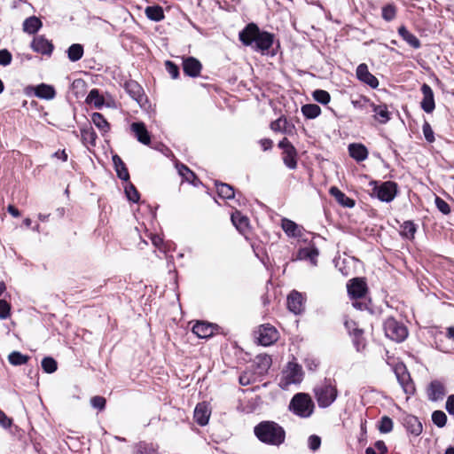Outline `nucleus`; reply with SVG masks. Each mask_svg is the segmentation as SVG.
Instances as JSON below:
<instances>
[{
  "label": "nucleus",
  "mask_w": 454,
  "mask_h": 454,
  "mask_svg": "<svg viewBox=\"0 0 454 454\" xmlns=\"http://www.w3.org/2000/svg\"><path fill=\"white\" fill-rule=\"evenodd\" d=\"M393 429V420L387 417L384 416L381 418L379 423V430L380 433L387 434L391 432Z\"/></svg>",
  "instance_id": "obj_50"
},
{
  "label": "nucleus",
  "mask_w": 454,
  "mask_h": 454,
  "mask_svg": "<svg viewBox=\"0 0 454 454\" xmlns=\"http://www.w3.org/2000/svg\"><path fill=\"white\" fill-rule=\"evenodd\" d=\"M421 92L423 95V98L420 102V106L423 109V111H425L427 114H431L435 108L433 90L428 84L424 83L421 86Z\"/></svg>",
  "instance_id": "obj_11"
},
{
  "label": "nucleus",
  "mask_w": 454,
  "mask_h": 454,
  "mask_svg": "<svg viewBox=\"0 0 454 454\" xmlns=\"http://www.w3.org/2000/svg\"><path fill=\"white\" fill-rule=\"evenodd\" d=\"M31 48L35 52L51 55L53 51V44L43 36L39 35L33 39Z\"/></svg>",
  "instance_id": "obj_15"
},
{
  "label": "nucleus",
  "mask_w": 454,
  "mask_h": 454,
  "mask_svg": "<svg viewBox=\"0 0 454 454\" xmlns=\"http://www.w3.org/2000/svg\"><path fill=\"white\" fill-rule=\"evenodd\" d=\"M321 438L316 434H312L308 439V446L312 451H316L320 448Z\"/></svg>",
  "instance_id": "obj_57"
},
{
  "label": "nucleus",
  "mask_w": 454,
  "mask_h": 454,
  "mask_svg": "<svg viewBox=\"0 0 454 454\" xmlns=\"http://www.w3.org/2000/svg\"><path fill=\"white\" fill-rule=\"evenodd\" d=\"M281 227L288 237L300 238L302 235V227L287 218L282 219Z\"/></svg>",
  "instance_id": "obj_23"
},
{
  "label": "nucleus",
  "mask_w": 454,
  "mask_h": 454,
  "mask_svg": "<svg viewBox=\"0 0 454 454\" xmlns=\"http://www.w3.org/2000/svg\"><path fill=\"white\" fill-rule=\"evenodd\" d=\"M304 372L302 367L296 362L291 361L282 371L278 386L287 390L291 385L300 384L303 380Z\"/></svg>",
  "instance_id": "obj_6"
},
{
  "label": "nucleus",
  "mask_w": 454,
  "mask_h": 454,
  "mask_svg": "<svg viewBox=\"0 0 454 454\" xmlns=\"http://www.w3.org/2000/svg\"><path fill=\"white\" fill-rule=\"evenodd\" d=\"M215 326L213 324L207 322H197L192 326V333L199 338L206 339L214 334Z\"/></svg>",
  "instance_id": "obj_22"
},
{
  "label": "nucleus",
  "mask_w": 454,
  "mask_h": 454,
  "mask_svg": "<svg viewBox=\"0 0 454 454\" xmlns=\"http://www.w3.org/2000/svg\"><path fill=\"white\" fill-rule=\"evenodd\" d=\"M356 77L361 82L369 85L371 88H377L379 85L378 79L369 72L366 64L362 63L356 67Z\"/></svg>",
  "instance_id": "obj_13"
},
{
  "label": "nucleus",
  "mask_w": 454,
  "mask_h": 454,
  "mask_svg": "<svg viewBox=\"0 0 454 454\" xmlns=\"http://www.w3.org/2000/svg\"><path fill=\"white\" fill-rule=\"evenodd\" d=\"M29 357L19 351H13L8 356V361L14 366L22 365L27 363Z\"/></svg>",
  "instance_id": "obj_42"
},
{
  "label": "nucleus",
  "mask_w": 454,
  "mask_h": 454,
  "mask_svg": "<svg viewBox=\"0 0 454 454\" xmlns=\"http://www.w3.org/2000/svg\"><path fill=\"white\" fill-rule=\"evenodd\" d=\"M314 403L308 394L298 393L292 398L289 409L301 418H309L314 411Z\"/></svg>",
  "instance_id": "obj_7"
},
{
  "label": "nucleus",
  "mask_w": 454,
  "mask_h": 454,
  "mask_svg": "<svg viewBox=\"0 0 454 454\" xmlns=\"http://www.w3.org/2000/svg\"><path fill=\"white\" fill-rule=\"evenodd\" d=\"M348 294L354 308L359 310L369 309L370 300L367 298V285L363 278H355L347 284Z\"/></svg>",
  "instance_id": "obj_3"
},
{
  "label": "nucleus",
  "mask_w": 454,
  "mask_h": 454,
  "mask_svg": "<svg viewBox=\"0 0 454 454\" xmlns=\"http://www.w3.org/2000/svg\"><path fill=\"white\" fill-rule=\"evenodd\" d=\"M0 425L4 427L8 428L12 426V419H9L4 411L0 410Z\"/></svg>",
  "instance_id": "obj_63"
},
{
  "label": "nucleus",
  "mask_w": 454,
  "mask_h": 454,
  "mask_svg": "<svg viewBox=\"0 0 454 454\" xmlns=\"http://www.w3.org/2000/svg\"><path fill=\"white\" fill-rule=\"evenodd\" d=\"M287 307L294 314H300L304 309L302 294L293 291L287 297Z\"/></svg>",
  "instance_id": "obj_18"
},
{
  "label": "nucleus",
  "mask_w": 454,
  "mask_h": 454,
  "mask_svg": "<svg viewBox=\"0 0 454 454\" xmlns=\"http://www.w3.org/2000/svg\"><path fill=\"white\" fill-rule=\"evenodd\" d=\"M27 90H34L35 96L46 100L53 99L56 96L55 89L45 83H41L35 87H28Z\"/></svg>",
  "instance_id": "obj_19"
},
{
  "label": "nucleus",
  "mask_w": 454,
  "mask_h": 454,
  "mask_svg": "<svg viewBox=\"0 0 454 454\" xmlns=\"http://www.w3.org/2000/svg\"><path fill=\"white\" fill-rule=\"evenodd\" d=\"M271 357L268 355H259L255 357L254 364L259 375L264 374L271 365Z\"/></svg>",
  "instance_id": "obj_33"
},
{
  "label": "nucleus",
  "mask_w": 454,
  "mask_h": 454,
  "mask_svg": "<svg viewBox=\"0 0 454 454\" xmlns=\"http://www.w3.org/2000/svg\"><path fill=\"white\" fill-rule=\"evenodd\" d=\"M445 409L449 412V414L454 416V395H450L448 396Z\"/></svg>",
  "instance_id": "obj_62"
},
{
  "label": "nucleus",
  "mask_w": 454,
  "mask_h": 454,
  "mask_svg": "<svg viewBox=\"0 0 454 454\" xmlns=\"http://www.w3.org/2000/svg\"><path fill=\"white\" fill-rule=\"evenodd\" d=\"M312 96L317 102L322 105H327L331 100L330 94L324 90H316L315 91H313Z\"/></svg>",
  "instance_id": "obj_45"
},
{
  "label": "nucleus",
  "mask_w": 454,
  "mask_h": 454,
  "mask_svg": "<svg viewBox=\"0 0 454 454\" xmlns=\"http://www.w3.org/2000/svg\"><path fill=\"white\" fill-rule=\"evenodd\" d=\"M283 161L285 165L290 168L294 169L297 167V151L294 146H289L283 152Z\"/></svg>",
  "instance_id": "obj_30"
},
{
  "label": "nucleus",
  "mask_w": 454,
  "mask_h": 454,
  "mask_svg": "<svg viewBox=\"0 0 454 454\" xmlns=\"http://www.w3.org/2000/svg\"><path fill=\"white\" fill-rule=\"evenodd\" d=\"M145 13L149 20L153 21H160L165 17L163 9L160 5L147 6Z\"/></svg>",
  "instance_id": "obj_37"
},
{
  "label": "nucleus",
  "mask_w": 454,
  "mask_h": 454,
  "mask_svg": "<svg viewBox=\"0 0 454 454\" xmlns=\"http://www.w3.org/2000/svg\"><path fill=\"white\" fill-rule=\"evenodd\" d=\"M239 40L247 46H252L255 51L264 53L273 44L274 35L266 31H261L254 23L248 24L239 32Z\"/></svg>",
  "instance_id": "obj_1"
},
{
  "label": "nucleus",
  "mask_w": 454,
  "mask_h": 454,
  "mask_svg": "<svg viewBox=\"0 0 454 454\" xmlns=\"http://www.w3.org/2000/svg\"><path fill=\"white\" fill-rule=\"evenodd\" d=\"M383 327L386 336L394 341L402 342L408 336L407 328L393 317L387 318Z\"/></svg>",
  "instance_id": "obj_8"
},
{
  "label": "nucleus",
  "mask_w": 454,
  "mask_h": 454,
  "mask_svg": "<svg viewBox=\"0 0 454 454\" xmlns=\"http://www.w3.org/2000/svg\"><path fill=\"white\" fill-rule=\"evenodd\" d=\"M416 232V226L411 221H406L402 225V235L407 239H412Z\"/></svg>",
  "instance_id": "obj_48"
},
{
  "label": "nucleus",
  "mask_w": 454,
  "mask_h": 454,
  "mask_svg": "<svg viewBox=\"0 0 454 454\" xmlns=\"http://www.w3.org/2000/svg\"><path fill=\"white\" fill-rule=\"evenodd\" d=\"M427 394L428 399L432 402L442 400L446 395L445 386L442 381L434 380L428 385Z\"/></svg>",
  "instance_id": "obj_12"
},
{
  "label": "nucleus",
  "mask_w": 454,
  "mask_h": 454,
  "mask_svg": "<svg viewBox=\"0 0 454 454\" xmlns=\"http://www.w3.org/2000/svg\"><path fill=\"white\" fill-rule=\"evenodd\" d=\"M91 121L101 132L102 135L106 134L110 130V124L105 117L99 113H93L91 114Z\"/></svg>",
  "instance_id": "obj_34"
},
{
  "label": "nucleus",
  "mask_w": 454,
  "mask_h": 454,
  "mask_svg": "<svg viewBox=\"0 0 454 454\" xmlns=\"http://www.w3.org/2000/svg\"><path fill=\"white\" fill-rule=\"evenodd\" d=\"M42 368L46 373H53L58 369L57 362L52 357H44L42 360Z\"/></svg>",
  "instance_id": "obj_44"
},
{
  "label": "nucleus",
  "mask_w": 454,
  "mask_h": 454,
  "mask_svg": "<svg viewBox=\"0 0 454 454\" xmlns=\"http://www.w3.org/2000/svg\"><path fill=\"white\" fill-rule=\"evenodd\" d=\"M202 66L201 63L193 57L186 58L183 61V69L186 75L197 77L200 74Z\"/></svg>",
  "instance_id": "obj_17"
},
{
  "label": "nucleus",
  "mask_w": 454,
  "mask_h": 454,
  "mask_svg": "<svg viewBox=\"0 0 454 454\" xmlns=\"http://www.w3.org/2000/svg\"><path fill=\"white\" fill-rule=\"evenodd\" d=\"M87 101L93 104L97 108H100L104 104V98L99 95L98 90L93 89L90 91Z\"/></svg>",
  "instance_id": "obj_43"
},
{
  "label": "nucleus",
  "mask_w": 454,
  "mask_h": 454,
  "mask_svg": "<svg viewBox=\"0 0 454 454\" xmlns=\"http://www.w3.org/2000/svg\"><path fill=\"white\" fill-rule=\"evenodd\" d=\"M41 27H42L41 20L35 16L26 19L23 23V29L25 32H27L28 34L36 33Z\"/></svg>",
  "instance_id": "obj_38"
},
{
  "label": "nucleus",
  "mask_w": 454,
  "mask_h": 454,
  "mask_svg": "<svg viewBox=\"0 0 454 454\" xmlns=\"http://www.w3.org/2000/svg\"><path fill=\"white\" fill-rule=\"evenodd\" d=\"M348 153L350 157L358 162L365 160L369 154L367 148L359 143L350 144L348 145Z\"/></svg>",
  "instance_id": "obj_24"
},
{
  "label": "nucleus",
  "mask_w": 454,
  "mask_h": 454,
  "mask_svg": "<svg viewBox=\"0 0 454 454\" xmlns=\"http://www.w3.org/2000/svg\"><path fill=\"white\" fill-rule=\"evenodd\" d=\"M83 56V47L82 44L74 43L67 49V57L70 61L80 60Z\"/></svg>",
  "instance_id": "obj_39"
},
{
  "label": "nucleus",
  "mask_w": 454,
  "mask_h": 454,
  "mask_svg": "<svg viewBox=\"0 0 454 454\" xmlns=\"http://www.w3.org/2000/svg\"><path fill=\"white\" fill-rule=\"evenodd\" d=\"M318 249L315 247H309L301 248L298 251L297 259L298 260H308L313 266L317 265V256H318Z\"/></svg>",
  "instance_id": "obj_26"
},
{
  "label": "nucleus",
  "mask_w": 454,
  "mask_h": 454,
  "mask_svg": "<svg viewBox=\"0 0 454 454\" xmlns=\"http://www.w3.org/2000/svg\"><path fill=\"white\" fill-rule=\"evenodd\" d=\"M166 69L168 72V74L171 75L173 79H176L178 77L179 74V68L176 65H175L173 62L168 60L165 63Z\"/></svg>",
  "instance_id": "obj_60"
},
{
  "label": "nucleus",
  "mask_w": 454,
  "mask_h": 454,
  "mask_svg": "<svg viewBox=\"0 0 454 454\" xmlns=\"http://www.w3.org/2000/svg\"><path fill=\"white\" fill-rule=\"evenodd\" d=\"M270 129L275 132L290 135L293 133L294 126L286 118L281 116L270 123Z\"/></svg>",
  "instance_id": "obj_25"
},
{
  "label": "nucleus",
  "mask_w": 454,
  "mask_h": 454,
  "mask_svg": "<svg viewBox=\"0 0 454 454\" xmlns=\"http://www.w3.org/2000/svg\"><path fill=\"white\" fill-rule=\"evenodd\" d=\"M233 225L240 232H245L248 229V218L243 215L239 211L236 210L231 216Z\"/></svg>",
  "instance_id": "obj_29"
},
{
  "label": "nucleus",
  "mask_w": 454,
  "mask_h": 454,
  "mask_svg": "<svg viewBox=\"0 0 454 454\" xmlns=\"http://www.w3.org/2000/svg\"><path fill=\"white\" fill-rule=\"evenodd\" d=\"M194 419L200 426L207 424L210 417V410L206 403H200L194 410Z\"/></svg>",
  "instance_id": "obj_21"
},
{
  "label": "nucleus",
  "mask_w": 454,
  "mask_h": 454,
  "mask_svg": "<svg viewBox=\"0 0 454 454\" xmlns=\"http://www.w3.org/2000/svg\"><path fill=\"white\" fill-rule=\"evenodd\" d=\"M399 35L412 48L419 49L420 42L418 37L411 34L404 26L398 28Z\"/></svg>",
  "instance_id": "obj_32"
},
{
  "label": "nucleus",
  "mask_w": 454,
  "mask_h": 454,
  "mask_svg": "<svg viewBox=\"0 0 454 454\" xmlns=\"http://www.w3.org/2000/svg\"><path fill=\"white\" fill-rule=\"evenodd\" d=\"M372 111L374 113L373 118L380 124H386L391 119V114L387 109V105H376L372 102L370 104Z\"/></svg>",
  "instance_id": "obj_16"
},
{
  "label": "nucleus",
  "mask_w": 454,
  "mask_h": 454,
  "mask_svg": "<svg viewBox=\"0 0 454 454\" xmlns=\"http://www.w3.org/2000/svg\"><path fill=\"white\" fill-rule=\"evenodd\" d=\"M404 427L409 433L414 435H419L422 433V424L415 416H407L404 419Z\"/></svg>",
  "instance_id": "obj_28"
},
{
  "label": "nucleus",
  "mask_w": 454,
  "mask_h": 454,
  "mask_svg": "<svg viewBox=\"0 0 454 454\" xmlns=\"http://www.w3.org/2000/svg\"><path fill=\"white\" fill-rule=\"evenodd\" d=\"M255 381V377L252 372H245L239 376V383L242 386H247Z\"/></svg>",
  "instance_id": "obj_58"
},
{
  "label": "nucleus",
  "mask_w": 454,
  "mask_h": 454,
  "mask_svg": "<svg viewBox=\"0 0 454 454\" xmlns=\"http://www.w3.org/2000/svg\"><path fill=\"white\" fill-rule=\"evenodd\" d=\"M255 333L258 342L262 346H270L278 340V332L270 324L260 325Z\"/></svg>",
  "instance_id": "obj_9"
},
{
  "label": "nucleus",
  "mask_w": 454,
  "mask_h": 454,
  "mask_svg": "<svg viewBox=\"0 0 454 454\" xmlns=\"http://www.w3.org/2000/svg\"><path fill=\"white\" fill-rule=\"evenodd\" d=\"M396 14V9L392 4H387L382 8V18L387 20L390 21L395 19Z\"/></svg>",
  "instance_id": "obj_52"
},
{
  "label": "nucleus",
  "mask_w": 454,
  "mask_h": 454,
  "mask_svg": "<svg viewBox=\"0 0 454 454\" xmlns=\"http://www.w3.org/2000/svg\"><path fill=\"white\" fill-rule=\"evenodd\" d=\"M136 454H157V448L153 444L140 442L137 446Z\"/></svg>",
  "instance_id": "obj_49"
},
{
  "label": "nucleus",
  "mask_w": 454,
  "mask_h": 454,
  "mask_svg": "<svg viewBox=\"0 0 454 454\" xmlns=\"http://www.w3.org/2000/svg\"><path fill=\"white\" fill-rule=\"evenodd\" d=\"M345 327L347 328L349 334L353 336L354 345L356 346V350L359 351L361 347H364L363 340V330L359 329L356 323L352 320H347L345 322Z\"/></svg>",
  "instance_id": "obj_14"
},
{
  "label": "nucleus",
  "mask_w": 454,
  "mask_h": 454,
  "mask_svg": "<svg viewBox=\"0 0 454 454\" xmlns=\"http://www.w3.org/2000/svg\"><path fill=\"white\" fill-rule=\"evenodd\" d=\"M330 194L334 197L339 204L346 207H353L355 206V201L345 195L339 188L333 186L330 188Z\"/></svg>",
  "instance_id": "obj_27"
},
{
  "label": "nucleus",
  "mask_w": 454,
  "mask_h": 454,
  "mask_svg": "<svg viewBox=\"0 0 454 454\" xmlns=\"http://www.w3.org/2000/svg\"><path fill=\"white\" fill-rule=\"evenodd\" d=\"M302 114L308 119H315L321 114V108L316 104H307L301 106Z\"/></svg>",
  "instance_id": "obj_41"
},
{
  "label": "nucleus",
  "mask_w": 454,
  "mask_h": 454,
  "mask_svg": "<svg viewBox=\"0 0 454 454\" xmlns=\"http://www.w3.org/2000/svg\"><path fill=\"white\" fill-rule=\"evenodd\" d=\"M387 447L383 441H377L373 446L365 450V454H385Z\"/></svg>",
  "instance_id": "obj_46"
},
{
  "label": "nucleus",
  "mask_w": 454,
  "mask_h": 454,
  "mask_svg": "<svg viewBox=\"0 0 454 454\" xmlns=\"http://www.w3.org/2000/svg\"><path fill=\"white\" fill-rule=\"evenodd\" d=\"M215 188L217 194L220 198L224 200H230L234 198L235 192L231 185L221 183V182H215Z\"/></svg>",
  "instance_id": "obj_36"
},
{
  "label": "nucleus",
  "mask_w": 454,
  "mask_h": 454,
  "mask_svg": "<svg viewBox=\"0 0 454 454\" xmlns=\"http://www.w3.org/2000/svg\"><path fill=\"white\" fill-rule=\"evenodd\" d=\"M10 309H11L10 304L4 300H0V318L1 319H5L9 317Z\"/></svg>",
  "instance_id": "obj_61"
},
{
  "label": "nucleus",
  "mask_w": 454,
  "mask_h": 454,
  "mask_svg": "<svg viewBox=\"0 0 454 454\" xmlns=\"http://www.w3.org/2000/svg\"><path fill=\"white\" fill-rule=\"evenodd\" d=\"M131 131L134 133L137 141L143 145H149L151 142V137L145 125L143 122H133L130 126Z\"/></svg>",
  "instance_id": "obj_20"
},
{
  "label": "nucleus",
  "mask_w": 454,
  "mask_h": 454,
  "mask_svg": "<svg viewBox=\"0 0 454 454\" xmlns=\"http://www.w3.org/2000/svg\"><path fill=\"white\" fill-rule=\"evenodd\" d=\"M351 104L355 108L365 109L368 106L370 107V104H372V102H371L366 97H361L359 99L352 100Z\"/></svg>",
  "instance_id": "obj_56"
},
{
  "label": "nucleus",
  "mask_w": 454,
  "mask_h": 454,
  "mask_svg": "<svg viewBox=\"0 0 454 454\" xmlns=\"http://www.w3.org/2000/svg\"><path fill=\"white\" fill-rule=\"evenodd\" d=\"M369 186L371 187L369 191L371 197L387 203L391 202L398 192L397 184L393 181L378 182L372 180L369 182Z\"/></svg>",
  "instance_id": "obj_5"
},
{
  "label": "nucleus",
  "mask_w": 454,
  "mask_h": 454,
  "mask_svg": "<svg viewBox=\"0 0 454 454\" xmlns=\"http://www.w3.org/2000/svg\"><path fill=\"white\" fill-rule=\"evenodd\" d=\"M435 206L437 209L442 212L443 215H449L450 213V205L442 198L436 196L434 200Z\"/></svg>",
  "instance_id": "obj_53"
},
{
  "label": "nucleus",
  "mask_w": 454,
  "mask_h": 454,
  "mask_svg": "<svg viewBox=\"0 0 454 454\" xmlns=\"http://www.w3.org/2000/svg\"><path fill=\"white\" fill-rule=\"evenodd\" d=\"M422 130L424 137L427 142L432 143L434 141V131L428 122L426 121L423 124Z\"/></svg>",
  "instance_id": "obj_59"
},
{
  "label": "nucleus",
  "mask_w": 454,
  "mask_h": 454,
  "mask_svg": "<svg viewBox=\"0 0 454 454\" xmlns=\"http://www.w3.org/2000/svg\"><path fill=\"white\" fill-rule=\"evenodd\" d=\"M124 89L130 98L138 105L141 106L145 102V97L144 90L137 82L134 80L127 81L124 83Z\"/></svg>",
  "instance_id": "obj_10"
},
{
  "label": "nucleus",
  "mask_w": 454,
  "mask_h": 454,
  "mask_svg": "<svg viewBox=\"0 0 454 454\" xmlns=\"http://www.w3.org/2000/svg\"><path fill=\"white\" fill-rule=\"evenodd\" d=\"M260 145L262 147L263 151H267L271 149L273 142L270 138H262L260 140Z\"/></svg>",
  "instance_id": "obj_64"
},
{
  "label": "nucleus",
  "mask_w": 454,
  "mask_h": 454,
  "mask_svg": "<svg viewBox=\"0 0 454 454\" xmlns=\"http://www.w3.org/2000/svg\"><path fill=\"white\" fill-rule=\"evenodd\" d=\"M81 139L86 145H96L97 134L91 126L86 125L81 129Z\"/></svg>",
  "instance_id": "obj_31"
},
{
  "label": "nucleus",
  "mask_w": 454,
  "mask_h": 454,
  "mask_svg": "<svg viewBox=\"0 0 454 454\" xmlns=\"http://www.w3.org/2000/svg\"><path fill=\"white\" fill-rule=\"evenodd\" d=\"M125 193L129 200L137 202L139 200V193L132 184H128L125 186Z\"/></svg>",
  "instance_id": "obj_51"
},
{
  "label": "nucleus",
  "mask_w": 454,
  "mask_h": 454,
  "mask_svg": "<svg viewBox=\"0 0 454 454\" xmlns=\"http://www.w3.org/2000/svg\"><path fill=\"white\" fill-rule=\"evenodd\" d=\"M176 167L184 180L195 185L196 176L188 167L182 163H177Z\"/></svg>",
  "instance_id": "obj_40"
},
{
  "label": "nucleus",
  "mask_w": 454,
  "mask_h": 454,
  "mask_svg": "<svg viewBox=\"0 0 454 454\" xmlns=\"http://www.w3.org/2000/svg\"><path fill=\"white\" fill-rule=\"evenodd\" d=\"M106 399L103 396L96 395L90 399V404L93 408L103 411L106 407Z\"/></svg>",
  "instance_id": "obj_54"
},
{
  "label": "nucleus",
  "mask_w": 454,
  "mask_h": 454,
  "mask_svg": "<svg viewBox=\"0 0 454 454\" xmlns=\"http://www.w3.org/2000/svg\"><path fill=\"white\" fill-rule=\"evenodd\" d=\"M12 59V53L6 50H0V65L3 67H6L11 64Z\"/></svg>",
  "instance_id": "obj_55"
},
{
  "label": "nucleus",
  "mask_w": 454,
  "mask_h": 454,
  "mask_svg": "<svg viewBox=\"0 0 454 454\" xmlns=\"http://www.w3.org/2000/svg\"><path fill=\"white\" fill-rule=\"evenodd\" d=\"M258 440L265 444L279 446L285 442L284 428L274 421H262L254 428Z\"/></svg>",
  "instance_id": "obj_2"
},
{
  "label": "nucleus",
  "mask_w": 454,
  "mask_h": 454,
  "mask_svg": "<svg viewBox=\"0 0 454 454\" xmlns=\"http://www.w3.org/2000/svg\"><path fill=\"white\" fill-rule=\"evenodd\" d=\"M113 163L118 177L121 180L128 181L129 179V174L122 160L118 155H114Z\"/></svg>",
  "instance_id": "obj_35"
},
{
  "label": "nucleus",
  "mask_w": 454,
  "mask_h": 454,
  "mask_svg": "<svg viewBox=\"0 0 454 454\" xmlns=\"http://www.w3.org/2000/svg\"><path fill=\"white\" fill-rule=\"evenodd\" d=\"M314 394L320 408L329 407L338 396L335 380L325 379L314 387Z\"/></svg>",
  "instance_id": "obj_4"
},
{
  "label": "nucleus",
  "mask_w": 454,
  "mask_h": 454,
  "mask_svg": "<svg viewBox=\"0 0 454 454\" xmlns=\"http://www.w3.org/2000/svg\"><path fill=\"white\" fill-rule=\"evenodd\" d=\"M432 421L438 427H443L447 423V416L442 411H434L432 413Z\"/></svg>",
  "instance_id": "obj_47"
}]
</instances>
